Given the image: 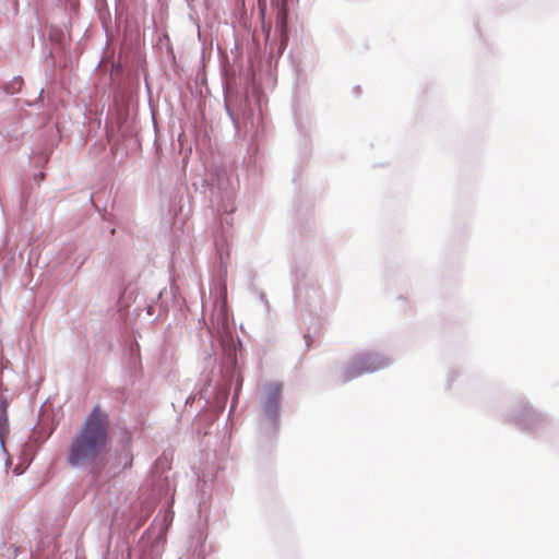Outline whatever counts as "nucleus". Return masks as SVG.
<instances>
[{
    "label": "nucleus",
    "instance_id": "obj_4",
    "mask_svg": "<svg viewBox=\"0 0 559 559\" xmlns=\"http://www.w3.org/2000/svg\"><path fill=\"white\" fill-rule=\"evenodd\" d=\"M286 19H287L286 0H282V8L278 13V25H280L282 33H285V31H286Z\"/></svg>",
    "mask_w": 559,
    "mask_h": 559
},
{
    "label": "nucleus",
    "instance_id": "obj_3",
    "mask_svg": "<svg viewBox=\"0 0 559 559\" xmlns=\"http://www.w3.org/2000/svg\"><path fill=\"white\" fill-rule=\"evenodd\" d=\"M9 404L5 400L0 401V441L3 444L4 439L10 433L9 417H8Z\"/></svg>",
    "mask_w": 559,
    "mask_h": 559
},
{
    "label": "nucleus",
    "instance_id": "obj_1",
    "mask_svg": "<svg viewBox=\"0 0 559 559\" xmlns=\"http://www.w3.org/2000/svg\"><path fill=\"white\" fill-rule=\"evenodd\" d=\"M109 415L96 404L71 438L67 461L72 466H87L102 457L110 444Z\"/></svg>",
    "mask_w": 559,
    "mask_h": 559
},
{
    "label": "nucleus",
    "instance_id": "obj_2",
    "mask_svg": "<svg viewBox=\"0 0 559 559\" xmlns=\"http://www.w3.org/2000/svg\"><path fill=\"white\" fill-rule=\"evenodd\" d=\"M385 364L378 361V358L371 354H361L356 356L353 361L343 371V381H349L365 372H373Z\"/></svg>",
    "mask_w": 559,
    "mask_h": 559
},
{
    "label": "nucleus",
    "instance_id": "obj_5",
    "mask_svg": "<svg viewBox=\"0 0 559 559\" xmlns=\"http://www.w3.org/2000/svg\"><path fill=\"white\" fill-rule=\"evenodd\" d=\"M306 342H307V345L310 346V337L309 336H306Z\"/></svg>",
    "mask_w": 559,
    "mask_h": 559
}]
</instances>
